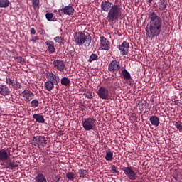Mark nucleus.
Returning a JSON list of instances; mask_svg holds the SVG:
<instances>
[{
	"instance_id": "nucleus-18",
	"label": "nucleus",
	"mask_w": 182,
	"mask_h": 182,
	"mask_svg": "<svg viewBox=\"0 0 182 182\" xmlns=\"http://www.w3.org/2000/svg\"><path fill=\"white\" fill-rule=\"evenodd\" d=\"M64 14L68 16H72L75 14V9L72 6H65L63 8Z\"/></svg>"
},
{
	"instance_id": "nucleus-40",
	"label": "nucleus",
	"mask_w": 182,
	"mask_h": 182,
	"mask_svg": "<svg viewBox=\"0 0 182 182\" xmlns=\"http://www.w3.org/2000/svg\"><path fill=\"white\" fill-rule=\"evenodd\" d=\"M16 60L18 62V63H21L23 65V63H25V59H23L22 57L19 56L16 58Z\"/></svg>"
},
{
	"instance_id": "nucleus-19",
	"label": "nucleus",
	"mask_w": 182,
	"mask_h": 182,
	"mask_svg": "<svg viewBox=\"0 0 182 182\" xmlns=\"http://www.w3.org/2000/svg\"><path fill=\"white\" fill-rule=\"evenodd\" d=\"M149 122H151L152 126L157 127L160 124V118L156 116H151L149 117Z\"/></svg>"
},
{
	"instance_id": "nucleus-43",
	"label": "nucleus",
	"mask_w": 182,
	"mask_h": 182,
	"mask_svg": "<svg viewBox=\"0 0 182 182\" xmlns=\"http://www.w3.org/2000/svg\"><path fill=\"white\" fill-rule=\"evenodd\" d=\"M85 97H87V99H92V97H93L92 96L91 94H86Z\"/></svg>"
},
{
	"instance_id": "nucleus-26",
	"label": "nucleus",
	"mask_w": 182,
	"mask_h": 182,
	"mask_svg": "<svg viewBox=\"0 0 182 182\" xmlns=\"http://www.w3.org/2000/svg\"><path fill=\"white\" fill-rule=\"evenodd\" d=\"M36 182H46V178L45 177V175L43 173H38L36 176Z\"/></svg>"
},
{
	"instance_id": "nucleus-13",
	"label": "nucleus",
	"mask_w": 182,
	"mask_h": 182,
	"mask_svg": "<svg viewBox=\"0 0 182 182\" xmlns=\"http://www.w3.org/2000/svg\"><path fill=\"white\" fill-rule=\"evenodd\" d=\"M112 6H114V4L109 1H104L101 3V9L104 12L110 11V9H112Z\"/></svg>"
},
{
	"instance_id": "nucleus-31",
	"label": "nucleus",
	"mask_w": 182,
	"mask_h": 182,
	"mask_svg": "<svg viewBox=\"0 0 182 182\" xmlns=\"http://www.w3.org/2000/svg\"><path fill=\"white\" fill-rule=\"evenodd\" d=\"M66 178L70 181H73V180L76 178V176H75V173H73V172H68L66 173Z\"/></svg>"
},
{
	"instance_id": "nucleus-39",
	"label": "nucleus",
	"mask_w": 182,
	"mask_h": 182,
	"mask_svg": "<svg viewBox=\"0 0 182 182\" xmlns=\"http://www.w3.org/2000/svg\"><path fill=\"white\" fill-rule=\"evenodd\" d=\"M111 170H112V171L114 174H117V173H119V170L117 169V166H116L114 165H112L111 166Z\"/></svg>"
},
{
	"instance_id": "nucleus-44",
	"label": "nucleus",
	"mask_w": 182,
	"mask_h": 182,
	"mask_svg": "<svg viewBox=\"0 0 182 182\" xmlns=\"http://www.w3.org/2000/svg\"><path fill=\"white\" fill-rule=\"evenodd\" d=\"M132 119H134V120H136L137 117H136V114H132L131 116Z\"/></svg>"
},
{
	"instance_id": "nucleus-36",
	"label": "nucleus",
	"mask_w": 182,
	"mask_h": 182,
	"mask_svg": "<svg viewBox=\"0 0 182 182\" xmlns=\"http://www.w3.org/2000/svg\"><path fill=\"white\" fill-rule=\"evenodd\" d=\"M175 127L178 129V130L182 131V123L180 121H178L175 123Z\"/></svg>"
},
{
	"instance_id": "nucleus-2",
	"label": "nucleus",
	"mask_w": 182,
	"mask_h": 182,
	"mask_svg": "<svg viewBox=\"0 0 182 182\" xmlns=\"http://www.w3.org/2000/svg\"><path fill=\"white\" fill-rule=\"evenodd\" d=\"M117 2H119V0H115L114 6H112L107 16L106 19L109 23H113V22H116V21H119L122 18L123 9Z\"/></svg>"
},
{
	"instance_id": "nucleus-47",
	"label": "nucleus",
	"mask_w": 182,
	"mask_h": 182,
	"mask_svg": "<svg viewBox=\"0 0 182 182\" xmlns=\"http://www.w3.org/2000/svg\"><path fill=\"white\" fill-rule=\"evenodd\" d=\"M0 116H1V114H0Z\"/></svg>"
},
{
	"instance_id": "nucleus-7",
	"label": "nucleus",
	"mask_w": 182,
	"mask_h": 182,
	"mask_svg": "<svg viewBox=\"0 0 182 182\" xmlns=\"http://www.w3.org/2000/svg\"><path fill=\"white\" fill-rule=\"evenodd\" d=\"M53 67L55 70H58V72H65L66 65L65 61L60 59H55L53 61Z\"/></svg>"
},
{
	"instance_id": "nucleus-34",
	"label": "nucleus",
	"mask_w": 182,
	"mask_h": 182,
	"mask_svg": "<svg viewBox=\"0 0 182 182\" xmlns=\"http://www.w3.org/2000/svg\"><path fill=\"white\" fill-rule=\"evenodd\" d=\"M54 41L57 43H62V42L65 41V38H63V37L57 36L54 38Z\"/></svg>"
},
{
	"instance_id": "nucleus-6",
	"label": "nucleus",
	"mask_w": 182,
	"mask_h": 182,
	"mask_svg": "<svg viewBox=\"0 0 182 182\" xmlns=\"http://www.w3.org/2000/svg\"><path fill=\"white\" fill-rule=\"evenodd\" d=\"M122 171H124L129 180H132V181L137 180V172L134 171V168H132V166L123 167Z\"/></svg>"
},
{
	"instance_id": "nucleus-30",
	"label": "nucleus",
	"mask_w": 182,
	"mask_h": 182,
	"mask_svg": "<svg viewBox=\"0 0 182 182\" xmlns=\"http://www.w3.org/2000/svg\"><path fill=\"white\" fill-rule=\"evenodd\" d=\"M105 159L107 160V161H112V160H113V152L106 151Z\"/></svg>"
},
{
	"instance_id": "nucleus-14",
	"label": "nucleus",
	"mask_w": 182,
	"mask_h": 182,
	"mask_svg": "<svg viewBox=\"0 0 182 182\" xmlns=\"http://www.w3.org/2000/svg\"><path fill=\"white\" fill-rule=\"evenodd\" d=\"M11 159V152H7L6 149L0 150V161H8Z\"/></svg>"
},
{
	"instance_id": "nucleus-46",
	"label": "nucleus",
	"mask_w": 182,
	"mask_h": 182,
	"mask_svg": "<svg viewBox=\"0 0 182 182\" xmlns=\"http://www.w3.org/2000/svg\"><path fill=\"white\" fill-rule=\"evenodd\" d=\"M32 41H33V42H36V41L35 39H33Z\"/></svg>"
},
{
	"instance_id": "nucleus-4",
	"label": "nucleus",
	"mask_w": 182,
	"mask_h": 182,
	"mask_svg": "<svg viewBox=\"0 0 182 182\" xmlns=\"http://www.w3.org/2000/svg\"><path fill=\"white\" fill-rule=\"evenodd\" d=\"M31 144L35 147H38L40 150H43V149L49 146V139L45 135H38L33 137Z\"/></svg>"
},
{
	"instance_id": "nucleus-21",
	"label": "nucleus",
	"mask_w": 182,
	"mask_h": 182,
	"mask_svg": "<svg viewBox=\"0 0 182 182\" xmlns=\"http://www.w3.org/2000/svg\"><path fill=\"white\" fill-rule=\"evenodd\" d=\"M33 119H35L37 123H45V117H43V115L39 114H34L33 115Z\"/></svg>"
},
{
	"instance_id": "nucleus-28",
	"label": "nucleus",
	"mask_w": 182,
	"mask_h": 182,
	"mask_svg": "<svg viewBox=\"0 0 182 182\" xmlns=\"http://www.w3.org/2000/svg\"><path fill=\"white\" fill-rule=\"evenodd\" d=\"M78 174L80 175V178H87V171L86 169H80L78 171Z\"/></svg>"
},
{
	"instance_id": "nucleus-32",
	"label": "nucleus",
	"mask_w": 182,
	"mask_h": 182,
	"mask_svg": "<svg viewBox=\"0 0 182 182\" xmlns=\"http://www.w3.org/2000/svg\"><path fill=\"white\" fill-rule=\"evenodd\" d=\"M53 182H65V181H63V179H62V176H60V175H56L53 178Z\"/></svg>"
},
{
	"instance_id": "nucleus-33",
	"label": "nucleus",
	"mask_w": 182,
	"mask_h": 182,
	"mask_svg": "<svg viewBox=\"0 0 182 182\" xmlns=\"http://www.w3.org/2000/svg\"><path fill=\"white\" fill-rule=\"evenodd\" d=\"M31 107H38L39 106V100L37 99L33 100L31 102Z\"/></svg>"
},
{
	"instance_id": "nucleus-25",
	"label": "nucleus",
	"mask_w": 182,
	"mask_h": 182,
	"mask_svg": "<svg viewBox=\"0 0 182 182\" xmlns=\"http://www.w3.org/2000/svg\"><path fill=\"white\" fill-rule=\"evenodd\" d=\"M6 83L11 86L12 85L14 89H19V87H18V81H16V84L14 83V80L11 79L10 77H8L6 79Z\"/></svg>"
},
{
	"instance_id": "nucleus-12",
	"label": "nucleus",
	"mask_w": 182,
	"mask_h": 182,
	"mask_svg": "<svg viewBox=\"0 0 182 182\" xmlns=\"http://www.w3.org/2000/svg\"><path fill=\"white\" fill-rule=\"evenodd\" d=\"M100 45L102 50L107 51L110 50V43L105 36L100 38Z\"/></svg>"
},
{
	"instance_id": "nucleus-20",
	"label": "nucleus",
	"mask_w": 182,
	"mask_h": 182,
	"mask_svg": "<svg viewBox=\"0 0 182 182\" xmlns=\"http://www.w3.org/2000/svg\"><path fill=\"white\" fill-rule=\"evenodd\" d=\"M6 168H9V170H15L16 167H18V164H16L15 162H12L11 160H8L6 162L5 165Z\"/></svg>"
},
{
	"instance_id": "nucleus-11",
	"label": "nucleus",
	"mask_w": 182,
	"mask_h": 182,
	"mask_svg": "<svg viewBox=\"0 0 182 182\" xmlns=\"http://www.w3.org/2000/svg\"><path fill=\"white\" fill-rule=\"evenodd\" d=\"M119 70L120 62L116 60H112L108 65V70H109V72H113V73L119 72Z\"/></svg>"
},
{
	"instance_id": "nucleus-9",
	"label": "nucleus",
	"mask_w": 182,
	"mask_h": 182,
	"mask_svg": "<svg viewBox=\"0 0 182 182\" xmlns=\"http://www.w3.org/2000/svg\"><path fill=\"white\" fill-rule=\"evenodd\" d=\"M46 76L48 80L55 85H59L60 82V78L59 75L53 73V72H47Z\"/></svg>"
},
{
	"instance_id": "nucleus-8",
	"label": "nucleus",
	"mask_w": 182,
	"mask_h": 182,
	"mask_svg": "<svg viewBox=\"0 0 182 182\" xmlns=\"http://www.w3.org/2000/svg\"><path fill=\"white\" fill-rule=\"evenodd\" d=\"M97 95H98L100 99L107 100L109 97V89L106 87H100L97 92Z\"/></svg>"
},
{
	"instance_id": "nucleus-15",
	"label": "nucleus",
	"mask_w": 182,
	"mask_h": 182,
	"mask_svg": "<svg viewBox=\"0 0 182 182\" xmlns=\"http://www.w3.org/2000/svg\"><path fill=\"white\" fill-rule=\"evenodd\" d=\"M129 45L127 41H123L122 45L119 46V50L121 52V55H127L129 52Z\"/></svg>"
},
{
	"instance_id": "nucleus-23",
	"label": "nucleus",
	"mask_w": 182,
	"mask_h": 182,
	"mask_svg": "<svg viewBox=\"0 0 182 182\" xmlns=\"http://www.w3.org/2000/svg\"><path fill=\"white\" fill-rule=\"evenodd\" d=\"M60 83L63 86H65V87H69V86H70V79L68 78V77H63L60 80Z\"/></svg>"
},
{
	"instance_id": "nucleus-16",
	"label": "nucleus",
	"mask_w": 182,
	"mask_h": 182,
	"mask_svg": "<svg viewBox=\"0 0 182 182\" xmlns=\"http://www.w3.org/2000/svg\"><path fill=\"white\" fill-rule=\"evenodd\" d=\"M47 46V50H48L50 55H53L56 52V48H55V43L50 40L46 42Z\"/></svg>"
},
{
	"instance_id": "nucleus-22",
	"label": "nucleus",
	"mask_w": 182,
	"mask_h": 182,
	"mask_svg": "<svg viewBox=\"0 0 182 182\" xmlns=\"http://www.w3.org/2000/svg\"><path fill=\"white\" fill-rule=\"evenodd\" d=\"M55 84H54L48 80L45 82L44 86L45 88L48 90V92H50L55 87Z\"/></svg>"
},
{
	"instance_id": "nucleus-29",
	"label": "nucleus",
	"mask_w": 182,
	"mask_h": 182,
	"mask_svg": "<svg viewBox=\"0 0 182 182\" xmlns=\"http://www.w3.org/2000/svg\"><path fill=\"white\" fill-rule=\"evenodd\" d=\"M9 4V0H0V8H8Z\"/></svg>"
},
{
	"instance_id": "nucleus-42",
	"label": "nucleus",
	"mask_w": 182,
	"mask_h": 182,
	"mask_svg": "<svg viewBox=\"0 0 182 182\" xmlns=\"http://www.w3.org/2000/svg\"><path fill=\"white\" fill-rule=\"evenodd\" d=\"M30 32H31V35H36V30H35L34 28H31V30H30Z\"/></svg>"
},
{
	"instance_id": "nucleus-37",
	"label": "nucleus",
	"mask_w": 182,
	"mask_h": 182,
	"mask_svg": "<svg viewBox=\"0 0 182 182\" xmlns=\"http://www.w3.org/2000/svg\"><path fill=\"white\" fill-rule=\"evenodd\" d=\"M46 18L47 21H52V18H53V13H46Z\"/></svg>"
},
{
	"instance_id": "nucleus-24",
	"label": "nucleus",
	"mask_w": 182,
	"mask_h": 182,
	"mask_svg": "<svg viewBox=\"0 0 182 182\" xmlns=\"http://www.w3.org/2000/svg\"><path fill=\"white\" fill-rule=\"evenodd\" d=\"M122 75L125 80H130V79H132V75H130V73H129V71H127L126 68L122 70Z\"/></svg>"
},
{
	"instance_id": "nucleus-10",
	"label": "nucleus",
	"mask_w": 182,
	"mask_h": 182,
	"mask_svg": "<svg viewBox=\"0 0 182 182\" xmlns=\"http://www.w3.org/2000/svg\"><path fill=\"white\" fill-rule=\"evenodd\" d=\"M21 96L24 102H26V103H29V102H31V100H32V99L35 97V94L31 90H26L21 92Z\"/></svg>"
},
{
	"instance_id": "nucleus-1",
	"label": "nucleus",
	"mask_w": 182,
	"mask_h": 182,
	"mask_svg": "<svg viewBox=\"0 0 182 182\" xmlns=\"http://www.w3.org/2000/svg\"><path fill=\"white\" fill-rule=\"evenodd\" d=\"M149 26L146 27V35L147 38H157L161 33L163 28V19L155 11L148 13Z\"/></svg>"
},
{
	"instance_id": "nucleus-5",
	"label": "nucleus",
	"mask_w": 182,
	"mask_h": 182,
	"mask_svg": "<svg viewBox=\"0 0 182 182\" xmlns=\"http://www.w3.org/2000/svg\"><path fill=\"white\" fill-rule=\"evenodd\" d=\"M82 127L87 132L95 130L96 129V119L93 117L85 118L82 120Z\"/></svg>"
},
{
	"instance_id": "nucleus-38",
	"label": "nucleus",
	"mask_w": 182,
	"mask_h": 182,
	"mask_svg": "<svg viewBox=\"0 0 182 182\" xmlns=\"http://www.w3.org/2000/svg\"><path fill=\"white\" fill-rule=\"evenodd\" d=\"M33 8H38L39 6V0H31Z\"/></svg>"
},
{
	"instance_id": "nucleus-17",
	"label": "nucleus",
	"mask_w": 182,
	"mask_h": 182,
	"mask_svg": "<svg viewBox=\"0 0 182 182\" xmlns=\"http://www.w3.org/2000/svg\"><path fill=\"white\" fill-rule=\"evenodd\" d=\"M0 95L1 96H9L11 95V90L6 85H0Z\"/></svg>"
},
{
	"instance_id": "nucleus-35",
	"label": "nucleus",
	"mask_w": 182,
	"mask_h": 182,
	"mask_svg": "<svg viewBox=\"0 0 182 182\" xmlns=\"http://www.w3.org/2000/svg\"><path fill=\"white\" fill-rule=\"evenodd\" d=\"M93 60H99V56H97L96 54H92L90 57L89 61L93 62Z\"/></svg>"
},
{
	"instance_id": "nucleus-27",
	"label": "nucleus",
	"mask_w": 182,
	"mask_h": 182,
	"mask_svg": "<svg viewBox=\"0 0 182 182\" xmlns=\"http://www.w3.org/2000/svg\"><path fill=\"white\" fill-rule=\"evenodd\" d=\"M167 8V2L166 0H159V11H165Z\"/></svg>"
},
{
	"instance_id": "nucleus-45",
	"label": "nucleus",
	"mask_w": 182,
	"mask_h": 182,
	"mask_svg": "<svg viewBox=\"0 0 182 182\" xmlns=\"http://www.w3.org/2000/svg\"><path fill=\"white\" fill-rule=\"evenodd\" d=\"M147 2H149V4H151L153 2V0H147Z\"/></svg>"
},
{
	"instance_id": "nucleus-3",
	"label": "nucleus",
	"mask_w": 182,
	"mask_h": 182,
	"mask_svg": "<svg viewBox=\"0 0 182 182\" xmlns=\"http://www.w3.org/2000/svg\"><path fill=\"white\" fill-rule=\"evenodd\" d=\"M74 42L79 46L84 45L85 48H89L92 43V36H86L83 32H76L74 35Z\"/></svg>"
},
{
	"instance_id": "nucleus-41",
	"label": "nucleus",
	"mask_w": 182,
	"mask_h": 182,
	"mask_svg": "<svg viewBox=\"0 0 182 182\" xmlns=\"http://www.w3.org/2000/svg\"><path fill=\"white\" fill-rule=\"evenodd\" d=\"M58 15H60V16H63V15H65L64 11H63V9H60L58 10Z\"/></svg>"
}]
</instances>
